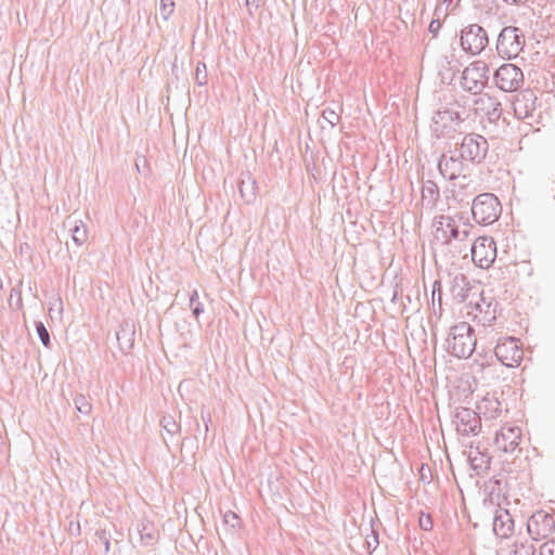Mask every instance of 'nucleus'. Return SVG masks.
I'll return each mask as SVG.
<instances>
[{"mask_svg":"<svg viewBox=\"0 0 555 555\" xmlns=\"http://www.w3.org/2000/svg\"><path fill=\"white\" fill-rule=\"evenodd\" d=\"M467 178L466 176H462L461 180L456 184L459 186V190L453 191V197L454 199L459 201L460 203H463L465 201V196L468 197L474 194V189H472L467 194L462 193L463 190H466L469 188V183L466 182Z\"/></svg>","mask_w":555,"mask_h":555,"instance_id":"obj_31","label":"nucleus"},{"mask_svg":"<svg viewBox=\"0 0 555 555\" xmlns=\"http://www.w3.org/2000/svg\"><path fill=\"white\" fill-rule=\"evenodd\" d=\"M194 79L198 86H206L208 82L207 68L204 62H197Z\"/></svg>","mask_w":555,"mask_h":555,"instance_id":"obj_34","label":"nucleus"},{"mask_svg":"<svg viewBox=\"0 0 555 555\" xmlns=\"http://www.w3.org/2000/svg\"><path fill=\"white\" fill-rule=\"evenodd\" d=\"M238 191L246 203H251L256 198L257 182L249 172L242 173L238 182Z\"/></svg>","mask_w":555,"mask_h":555,"instance_id":"obj_24","label":"nucleus"},{"mask_svg":"<svg viewBox=\"0 0 555 555\" xmlns=\"http://www.w3.org/2000/svg\"><path fill=\"white\" fill-rule=\"evenodd\" d=\"M535 551L533 543L517 539L514 543L513 555H535Z\"/></svg>","mask_w":555,"mask_h":555,"instance_id":"obj_29","label":"nucleus"},{"mask_svg":"<svg viewBox=\"0 0 555 555\" xmlns=\"http://www.w3.org/2000/svg\"><path fill=\"white\" fill-rule=\"evenodd\" d=\"M434 238L436 242L448 245L452 241L464 242L470 232V223L463 216L440 215L434 218Z\"/></svg>","mask_w":555,"mask_h":555,"instance_id":"obj_1","label":"nucleus"},{"mask_svg":"<svg viewBox=\"0 0 555 555\" xmlns=\"http://www.w3.org/2000/svg\"><path fill=\"white\" fill-rule=\"evenodd\" d=\"M526 37L524 30L516 26H505L498 35L495 50L500 57L516 59L524 50Z\"/></svg>","mask_w":555,"mask_h":555,"instance_id":"obj_4","label":"nucleus"},{"mask_svg":"<svg viewBox=\"0 0 555 555\" xmlns=\"http://www.w3.org/2000/svg\"><path fill=\"white\" fill-rule=\"evenodd\" d=\"M118 347L122 353H128L134 344V330L128 324L120 325L116 332Z\"/></svg>","mask_w":555,"mask_h":555,"instance_id":"obj_25","label":"nucleus"},{"mask_svg":"<svg viewBox=\"0 0 555 555\" xmlns=\"http://www.w3.org/2000/svg\"><path fill=\"white\" fill-rule=\"evenodd\" d=\"M452 3V0H442L440 3L436 5L435 16L438 18H446L449 13V8Z\"/></svg>","mask_w":555,"mask_h":555,"instance_id":"obj_39","label":"nucleus"},{"mask_svg":"<svg viewBox=\"0 0 555 555\" xmlns=\"http://www.w3.org/2000/svg\"><path fill=\"white\" fill-rule=\"evenodd\" d=\"M537 108V95L532 90H525L515 96L513 101L514 114L518 119L532 117Z\"/></svg>","mask_w":555,"mask_h":555,"instance_id":"obj_17","label":"nucleus"},{"mask_svg":"<svg viewBox=\"0 0 555 555\" xmlns=\"http://www.w3.org/2000/svg\"><path fill=\"white\" fill-rule=\"evenodd\" d=\"M555 527L554 518L544 511H538L527 521V531L532 540H540L550 535Z\"/></svg>","mask_w":555,"mask_h":555,"instance_id":"obj_13","label":"nucleus"},{"mask_svg":"<svg viewBox=\"0 0 555 555\" xmlns=\"http://www.w3.org/2000/svg\"><path fill=\"white\" fill-rule=\"evenodd\" d=\"M433 313L438 318L442 314V288L439 280L435 281L431 288V307Z\"/></svg>","mask_w":555,"mask_h":555,"instance_id":"obj_28","label":"nucleus"},{"mask_svg":"<svg viewBox=\"0 0 555 555\" xmlns=\"http://www.w3.org/2000/svg\"><path fill=\"white\" fill-rule=\"evenodd\" d=\"M502 212L499 198L492 193H481L473 199L472 216L481 225L494 223Z\"/></svg>","mask_w":555,"mask_h":555,"instance_id":"obj_5","label":"nucleus"},{"mask_svg":"<svg viewBox=\"0 0 555 555\" xmlns=\"http://www.w3.org/2000/svg\"><path fill=\"white\" fill-rule=\"evenodd\" d=\"M505 3L507 4H512V5H524L526 4L529 0H503Z\"/></svg>","mask_w":555,"mask_h":555,"instance_id":"obj_47","label":"nucleus"},{"mask_svg":"<svg viewBox=\"0 0 555 555\" xmlns=\"http://www.w3.org/2000/svg\"><path fill=\"white\" fill-rule=\"evenodd\" d=\"M464 119L457 111L448 107L440 108L433 115L430 129L436 138H442L453 129V125H459Z\"/></svg>","mask_w":555,"mask_h":555,"instance_id":"obj_11","label":"nucleus"},{"mask_svg":"<svg viewBox=\"0 0 555 555\" xmlns=\"http://www.w3.org/2000/svg\"><path fill=\"white\" fill-rule=\"evenodd\" d=\"M201 416H202V420H203L204 425H205V430L208 431V423L211 422V415H210L209 411H205V409L202 408Z\"/></svg>","mask_w":555,"mask_h":555,"instance_id":"obj_45","label":"nucleus"},{"mask_svg":"<svg viewBox=\"0 0 555 555\" xmlns=\"http://www.w3.org/2000/svg\"><path fill=\"white\" fill-rule=\"evenodd\" d=\"M539 555H555V540L541 544Z\"/></svg>","mask_w":555,"mask_h":555,"instance_id":"obj_42","label":"nucleus"},{"mask_svg":"<svg viewBox=\"0 0 555 555\" xmlns=\"http://www.w3.org/2000/svg\"><path fill=\"white\" fill-rule=\"evenodd\" d=\"M496 258V245L492 237L479 236L472 245V259L481 269H488Z\"/></svg>","mask_w":555,"mask_h":555,"instance_id":"obj_12","label":"nucleus"},{"mask_svg":"<svg viewBox=\"0 0 555 555\" xmlns=\"http://www.w3.org/2000/svg\"><path fill=\"white\" fill-rule=\"evenodd\" d=\"M440 27H441V18H438L437 16H435V18L429 24L428 30L435 37L438 35Z\"/></svg>","mask_w":555,"mask_h":555,"instance_id":"obj_43","label":"nucleus"},{"mask_svg":"<svg viewBox=\"0 0 555 555\" xmlns=\"http://www.w3.org/2000/svg\"><path fill=\"white\" fill-rule=\"evenodd\" d=\"M493 532L498 538L507 539L514 532V519L507 509H498L493 517Z\"/></svg>","mask_w":555,"mask_h":555,"instance_id":"obj_20","label":"nucleus"},{"mask_svg":"<svg viewBox=\"0 0 555 555\" xmlns=\"http://www.w3.org/2000/svg\"><path fill=\"white\" fill-rule=\"evenodd\" d=\"M489 44L487 30L479 24L473 23L464 26L460 34L462 50L473 56L481 54Z\"/></svg>","mask_w":555,"mask_h":555,"instance_id":"obj_6","label":"nucleus"},{"mask_svg":"<svg viewBox=\"0 0 555 555\" xmlns=\"http://www.w3.org/2000/svg\"><path fill=\"white\" fill-rule=\"evenodd\" d=\"M378 544H379L378 532L373 528V526H371V533L366 534V538H365V545H366L369 553H372L373 551H375L377 548Z\"/></svg>","mask_w":555,"mask_h":555,"instance_id":"obj_37","label":"nucleus"},{"mask_svg":"<svg viewBox=\"0 0 555 555\" xmlns=\"http://www.w3.org/2000/svg\"><path fill=\"white\" fill-rule=\"evenodd\" d=\"M448 351L460 359H466L472 356L476 347L474 328L467 322H460L450 328L447 338Z\"/></svg>","mask_w":555,"mask_h":555,"instance_id":"obj_3","label":"nucleus"},{"mask_svg":"<svg viewBox=\"0 0 555 555\" xmlns=\"http://www.w3.org/2000/svg\"><path fill=\"white\" fill-rule=\"evenodd\" d=\"M472 291L470 281L462 273L456 274L451 282L450 292L457 302H464Z\"/></svg>","mask_w":555,"mask_h":555,"instance_id":"obj_21","label":"nucleus"},{"mask_svg":"<svg viewBox=\"0 0 555 555\" xmlns=\"http://www.w3.org/2000/svg\"><path fill=\"white\" fill-rule=\"evenodd\" d=\"M190 308L192 309V313L196 319H198V317L204 312V307L199 301L198 293L196 289L190 294Z\"/></svg>","mask_w":555,"mask_h":555,"instance_id":"obj_33","label":"nucleus"},{"mask_svg":"<svg viewBox=\"0 0 555 555\" xmlns=\"http://www.w3.org/2000/svg\"><path fill=\"white\" fill-rule=\"evenodd\" d=\"M494 82L504 92H514L524 85L522 70L512 63L501 65L494 73Z\"/></svg>","mask_w":555,"mask_h":555,"instance_id":"obj_10","label":"nucleus"},{"mask_svg":"<svg viewBox=\"0 0 555 555\" xmlns=\"http://www.w3.org/2000/svg\"><path fill=\"white\" fill-rule=\"evenodd\" d=\"M499 302L495 300H487L482 295L480 300L476 302L475 310L476 313L474 315V321L483 326H492L496 320Z\"/></svg>","mask_w":555,"mask_h":555,"instance_id":"obj_16","label":"nucleus"},{"mask_svg":"<svg viewBox=\"0 0 555 555\" xmlns=\"http://www.w3.org/2000/svg\"><path fill=\"white\" fill-rule=\"evenodd\" d=\"M138 531L141 542L144 545H154L158 540V530L154 524L147 519H143L139 526Z\"/></svg>","mask_w":555,"mask_h":555,"instance_id":"obj_26","label":"nucleus"},{"mask_svg":"<svg viewBox=\"0 0 555 555\" xmlns=\"http://www.w3.org/2000/svg\"><path fill=\"white\" fill-rule=\"evenodd\" d=\"M57 305L59 306V312L61 313L63 311V302L61 300V298H56L55 301H54V306Z\"/></svg>","mask_w":555,"mask_h":555,"instance_id":"obj_49","label":"nucleus"},{"mask_svg":"<svg viewBox=\"0 0 555 555\" xmlns=\"http://www.w3.org/2000/svg\"><path fill=\"white\" fill-rule=\"evenodd\" d=\"M439 198L440 191L438 185L431 180L424 181L422 186V205L427 209H434Z\"/></svg>","mask_w":555,"mask_h":555,"instance_id":"obj_23","label":"nucleus"},{"mask_svg":"<svg viewBox=\"0 0 555 555\" xmlns=\"http://www.w3.org/2000/svg\"><path fill=\"white\" fill-rule=\"evenodd\" d=\"M74 404L76 410L85 415H88L92 411V404L83 395H76L74 398Z\"/></svg>","mask_w":555,"mask_h":555,"instance_id":"obj_32","label":"nucleus"},{"mask_svg":"<svg viewBox=\"0 0 555 555\" xmlns=\"http://www.w3.org/2000/svg\"><path fill=\"white\" fill-rule=\"evenodd\" d=\"M160 425L164 430L171 437L180 431V425L175 421L171 415H164L160 420Z\"/></svg>","mask_w":555,"mask_h":555,"instance_id":"obj_30","label":"nucleus"},{"mask_svg":"<svg viewBox=\"0 0 555 555\" xmlns=\"http://www.w3.org/2000/svg\"><path fill=\"white\" fill-rule=\"evenodd\" d=\"M13 293H16L17 296H18V299H17V305H22V297H21V292L20 291H16L15 288L12 289L11 292V297H13Z\"/></svg>","mask_w":555,"mask_h":555,"instance_id":"obj_48","label":"nucleus"},{"mask_svg":"<svg viewBox=\"0 0 555 555\" xmlns=\"http://www.w3.org/2000/svg\"><path fill=\"white\" fill-rule=\"evenodd\" d=\"M95 537L99 539V541L104 545V552L107 554L111 548V537L106 532V530H96Z\"/></svg>","mask_w":555,"mask_h":555,"instance_id":"obj_40","label":"nucleus"},{"mask_svg":"<svg viewBox=\"0 0 555 555\" xmlns=\"http://www.w3.org/2000/svg\"><path fill=\"white\" fill-rule=\"evenodd\" d=\"M418 525L422 530L430 531L433 529L434 522L430 514L422 513L418 518Z\"/></svg>","mask_w":555,"mask_h":555,"instance_id":"obj_41","label":"nucleus"},{"mask_svg":"<svg viewBox=\"0 0 555 555\" xmlns=\"http://www.w3.org/2000/svg\"><path fill=\"white\" fill-rule=\"evenodd\" d=\"M474 112L480 117L485 130L492 132L505 124L501 102L488 93H482L474 100Z\"/></svg>","mask_w":555,"mask_h":555,"instance_id":"obj_2","label":"nucleus"},{"mask_svg":"<svg viewBox=\"0 0 555 555\" xmlns=\"http://www.w3.org/2000/svg\"><path fill=\"white\" fill-rule=\"evenodd\" d=\"M477 413L481 421L496 420L503 413L502 404L494 396H486L477 403Z\"/></svg>","mask_w":555,"mask_h":555,"instance_id":"obj_19","label":"nucleus"},{"mask_svg":"<svg viewBox=\"0 0 555 555\" xmlns=\"http://www.w3.org/2000/svg\"><path fill=\"white\" fill-rule=\"evenodd\" d=\"M322 117L331 125L332 128L335 127L337 122L340 120L339 114L328 107L323 109Z\"/></svg>","mask_w":555,"mask_h":555,"instance_id":"obj_38","label":"nucleus"},{"mask_svg":"<svg viewBox=\"0 0 555 555\" xmlns=\"http://www.w3.org/2000/svg\"><path fill=\"white\" fill-rule=\"evenodd\" d=\"M35 326L40 341L44 347L49 348L51 346V339L46 325L41 321H36Z\"/></svg>","mask_w":555,"mask_h":555,"instance_id":"obj_35","label":"nucleus"},{"mask_svg":"<svg viewBox=\"0 0 555 555\" xmlns=\"http://www.w3.org/2000/svg\"><path fill=\"white\" fill-rule=\"evenodd\" d=\"M175 7V0H159V12L165 21L172 15Z\"/></svg>","mask_w":555,"mask_h":555,"instance_id":"obj_36","label":"nucleus"},{"mask_svg":"<svg viewBox=\"0 0 555 555\" xmlns=\"http://www.w3.org/2000/svg\"><path fill=\"white\" fill-rule=\"evenodd\" d=\"M224 521L227 524H231L232 527H235V525L237 524L238 521V517L235 513L233 512H228L225 515H224Z\"/></svg>","mask_w":555,"mask_h":555,"instance_id":"obj_44","label":"nucleus"},{"mask_svg":"<svg viewBox=\"0 0 555 555\" xmlns=\"http://www.w3.org/2000/svg\"><path fill=\"white\" fill-rule=\"evenodd\" d=\"M259 0H246V7L248 8L249 15H253L251 8H258Z\"/></svg>","mask_w":555,"mask_h":555,"instance_id":"obj_46","label":"nucleus"},{"mask_svg":"<svg viewBox=\"0 0 555 555\" xmlns=\"http://www.w3.org/2000/svg\"><path fill=\"white\" fill-rule=\"evenodd\" d=\"M456 430L461 435H477L481 428V416L469 408H457L454 414Z\"/></svg>","mask_w":555,"mask_h":555,"instance_id":"obj_14","label":"nucleus"},{"mask_svg":"<svg viewBox=\"0 0 555 555\" xmlns=\"http://www.w3.org/2000/svg\"><path fill=\"white\" fill-rule=\"evenodd\" d=\"M521 437L520 427L504 425L495 433L494 444L505 453L514 452L518 448Z\"/></svg>","mask_w":555,"mask_h":555,"instance_id":"obj_15","label":"nucleus"},{"mask_svg":"<svg viewBox=\"0 0 555 555\" xmlns=\"http://www.w3.org/2000/svg\"><path fill=\"white\" fill-rule=\"evenodd\" d=\"M464 159L459 155H446L442 154L438 162V169L443 178L448 180L459 179L464 169Z\"/></svg>","mask_w":555,"mask_h":555,"instance_id":"obj_18","label":"nucleus"},{"mask_svg":"<svg viewBox=\"0 0 555 555\" xmlns=\"http://www.w3.org/2000/svg\"><path fill=\"white\" fill-rule=\"evenodd\" d=\"M459 152L465 162L479 165L483 163L489 152L488 140L479 133H467L460 143Z\"/></svg>","mask_w":555,"mask_h":555,"instance_id":"obj_7","label":"nucleus"},{"mask_svg":"<svg viewBox=\"0 0 555 555\" xmlns=\"http://www.w3.org/2000/svg\"><path fill=\"white\" fill-rule=\"evenodd\" d=\"M489 67L482 61H475L464 68L461 77V87L472 94H482L489 76Z\"/></svg>","mask_w":555,"mask_h":555,"instance_id":"obj_8","label":"nucleus"},{"mask_svg":"<svg viewBox=\"0 0 555 555\" xmlns=\"http://www.w3.org/2000/svg\"><path fill=\"white\" fill-rule=\"evenodd\" d=\"M494 354L503 365L507 367L518 366L524 357L522 344L512 336L499 338Z\"/></svg>","mask_w":555,"mask_h":555,"instance_id":"obj_9","label":"nucleus"},{"mask_svg":"<svg viewBox=\"0 0 555 555\" xmlns=\"http://www.w3.org/2000/svg\"><path fill=\"white\" fill-rule=\"evenodd\" d=\"M468 460L472 468L480 474L482 472H487L490 468L491 457L481 451L479 448H476L475 451H470L468 454Z\"/></svg>","mask_w":555,"mask_h":555,"instance_id":"obj_27","label":"nucleus"},{"mask_svg":"<svg viewBox=\"0 0 555 555\" xmlns=\"http://www.w3.org/2000/svg\"><path fill=\"white\" fill-rule=\"evenodd\" d=\"M64 225L68 228L72 233V240L77 246H82L88 240V228L81 220L68 217L64 221Z\"/></svg>","mask_w":555,"mask_h":555,"instance_id":"obj_22","label":"nucleus"}]
</instances>
